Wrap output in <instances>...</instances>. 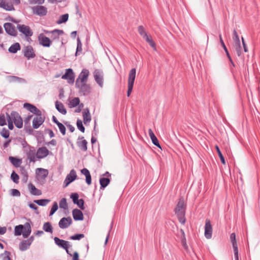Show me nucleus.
Masks as SVG:
<instances>
[{
  "label": "nucleus",
  "mask_w": 260,
  "mask_h": 260,
  "mask_svg": "<svg viewBox=\"0 0 260 260\" xmlns=\"http://www.w3.org/2000/svg\"><path fill=\"white\" fill-rule=\"evenodd\" d=\"M186 207L184 198L183 197H180L178 200V203L174 211L177 215L179 221L182 224H184L186 221L185 216Z\"/></svg>",
  "instance_id": "1"
},
{
  "label": "nucleus",
  "mask_w": 260,
  "mask_h": 260,
  "mask_svg": "<svg viewBox=\"0 0 260 260\" xmlns=\"http://www.w3.org/2000/svg\"><path fill=\"white\" fill-rule=\"evenodd\" d=\"M31 232L30 224L29 222H25L24 225L19 224L15 226L14 234L15 236L23 235L24 238H27Z\"/></svg>",
  "instance_id": "2"
},
{
  "label": "nucleus",
  "mask_w": 260,
  "mask_h": 260,
  "mask_svg": "<svg viewBox=\"0 0 260 260\" xmlns=\"http://www.w3.org/2000/svg\"><path fill=\"white\" fill-rule=\"evenodd\" d=\"M136 69L135 68L132 69L128 74V89L127 91V96H130L133 89L134 82L136 78Z\"/></svg>",
  "instance_id": "3"
},
{
  "label": "nucleus",
  "mask_w": 260,
  "mask_h": 260,
  "mask_svg": "<svg viewBox=\"0 0 260 260\" xmlns=\"http://www.w3.org/2000/svg\"><path fill=\"white\" fill-rule=\"evenodd\" d=\"M138 31L140 36L149 43L150 46L155 49V43L151 37H149L145 31L144 27L140 25L138 27Z\"/></svg>",
  "instance_id": "4"
},
{
  "label": "nucleus",
  "mask_w": 260,
  "mask_h": 260,
  "mask_svg": "<svg viewBox=\"0 0 260 260\" xmlns=\"http://www.w3.org/2000/svg\"><path fill=\"white\" fill-rule=\"evenodd\" d=\"M76 88L79 89V93L84 96L89 95L91 91V88L89 84L87 82L79 83L78 86L75 85Z\"/></svg>",
  "instance_id": "5"
},
{
  "label": "nucleus",
  "mask_w": 260,
  "mask_h": 260,
  "mask_svg": "<svg viewBox=\"0 0 260 260\" xmlns=\"http://www.w3.org/2000/svg\"><path fill=\"white\" fill-rule=\"evenodd\" d=\"M12 120L16 127L21 128L23 126V120L19 114L15 111L11 112L10 114Z\"/></svg>",
  "instance_id": "6"
},
{
  "label": "nucleus",
  "mask_w": 260,
  "mask_h": 260,
  "mask_svg": "<svg viewBox=\"0 0 260 260\" xmlns=\"http://www.w3.org/2000/svg\"><path fill=\"white\" fill-rule=\"evenodd\" d=\"M17 28L18 31L22 33L26 38H30L33 35V32L30 27L24 24H18Z\"/></svg>",
  "instance_id": "7"
},
{
  "label": "nucleus",
  "mask_w": 260,
  "mask_h": 260,
  "mask_svg": "<svg viewBox=\"0 0 260 260\" xmlns=\"http://www.w3.org/2000/svg\"><path fill=\"white\" fill-rule=\"evenodd\" d=\"M75 74L72 69L69 68L66 70L65 73L63 74L61 78L67 80L68 83L73 84L75 81Z\"/></svg>",
  "instance_id": "8"
},
{
  "label": "nucleus",
  "mask_w": 260,
  "mask_h": 260,
  "mask_svg": "<svg viewBox=\"0 0 260 260\" xmlns=\"http://www.w3.org/2000/svg\"><path fill=\"white\" fill-rule=\"evenodd\" d=\"M89 75V71L86 69H83L76 79V85L78 86L79 83H80L87 82Z\"/></svg>",
  "instance_id": "9"
},
{
  "label": "nucleus",
  "mask_w": 260,
  "mask_h": 260,
  "mask_svg": "<svg viewBox=\"0 0 260 260\" xmlns=\"http://www.w3.org/2000/svg\"><path fill=\"white\" fill-rule=\"evenodd\" d=\"M4 27L6 32L12 37H16L17 36V31L15 26L10 22L5 23Z\"/></svg>",
  "instance_id": "10"
},
{
  "label": "nucleus",
  "mask_w": 260,
  "mask_h": 260,
  "mask_svg": "<svg viewBox=\"0 0 260 260\" xmlns=\"http://www.w3.org/2000/svg\"><path fill=\"white\" fill-rule=\"evenodd\" d=\"M77 178L76 171L73 169L68 174L63 181L64 187L68 186L70 183L75 181Z\"/></svg>",
  "instance_id": "11"
},
{
  "label": "nucleus",
  "mask_w": 260,
  "mask_h": 260,
  "mask_svg": "<svg viewBox=\"0 0 260 260\" xmlns=\"http://www.w3.org/2000/svg\"><path fill=\"white\" fill-rule=\"evenodd\" d=\"M93 77L97 84L101 87L103 86V73L100 69H95L93 72Z\"/></svg>",
  "instance_id": "12"
},
{
  "label": "nucleus",
  "mask_w": 260,
  "mask_h": 260,
  "mask_svg": "<svg viewBox=\"0 0 260 260\" xmlns=\"http://www.w3.org/2000/svg\"><path fill=\"white\" fill-rule=\"evenodd\" d=\"M38 41L39 44L44 47H49L52 43L51 40L43 34H40L39 35Z\"/></svg>",
  "instance_id": "13"
},
{
  "label": "nucleus",
  "mask_w": 260,
  "mask_h": 260,
  "mask_svg": "<svg viewBox=\"0 0 260 260\" xmlns=\"http://www.w3.org/2000/svg\"><path fill=\"white\" fill-rule=\"evenodd\" d=\"M32 12L34 14L39 16H44L47 13V8L43 6H37L32 8Z\"/></svg>",
  "instance_id": "14"
},
{
  "label": "nucleus",
  "mask_w": 260,
  "mask_h": 260,
  "mask_svg": "<svg viewBox=\"0 0 260 260\" xmlns=\"http://www.w3.org/2000/svg\"><path fill=\"white\" fill-rule=\"evenodd\" d=\"M24 56L28 59L34 58L36 56V54L34 51L33 48L30 45L25 47L23 50Z\"/></svg>",
  "instance_id": "15"
},
{
  "label": "nucleus",
  "mask_w": 260,
  "mask_h": 260,
  "mask_svg": "<svg viewBox=\"0 0 260 260\" xmlns=\"http://www.w3.org/2000/svg\"><path fill=\"white\" fill-rule=\"evenodd\" d=\"M72 223L71 217L62 218L58 222L59 227L60 229H64L68 228Z\"/></svg>",
  "instance_id": "16"
},
{
  "label": "nucleus",
  "mask_w": 260,
  "mask_h": 260,
  "mask_svg": "<svg viewBox=\"0 0 260 260\" xmlns=\"http://www.w3.org/2000/svg\"><path fill=\"white\" fill-rule=\"evenodd\" d=\"M55 244L61 248H70L71 245H70L69 242L59 239L58 237H55L54 238Z\"/></svg>",
  "instance_id": "17"
},
{
  "label": "nucleus",
  "mask_w": 260,
  "mask_h": 260,
  "mask_svg": "<svg viewBox=\"0 0 260 260\" xmlns=\"http://www.w3.org/2000/svg\"><path fill=\"white\" fill-rule=\"evenodd\" d=\"M204 235L205 237L208 239H209L212 237V227L210 221L208 219L206 220Z\"/></svg>",
  "instance_id": "18"
},
{
  "label": "nucleus",
  "mask_w": 260,
  "mask_h": 260,
  "mask_svg": "<svg viewBox=\"0 0 260 260\" xmlns=\"http://www.w3.org/2000/svg\"><path fill=\"white\" fill-rule=\"evenodd\" d=\"M24 151L26 152L27 157L29 159V162H35L36 151L35 148L32 146H29V149H26Z\"/></svg>",
  "instance_id": "19"
},
{
  "label": "nucleus",
  "mask_w": 260,
  "mask_h": 260,
  "mask_svg": "<svg viewBox=\"0 0 260 260\" xmlns=\"http://www.w3.org/2000/svg\"><path fill=\"white\" fill-rule=\"evenodd\" d=\"M49 154V151L46 147L39 148L37 152L36 156L39 159H41L47 157Z\"/></svg>",
  "instance_id": "20"
},
{
  "label": "nucleus",
  "mask_w": 260,
  "mask_h": 260,
  "mask_svg": "<svg viewBox=\"0 0 260 260\" xmlns=\"http://www.w3.org/2000/svg\"><path fill=\"white\" fill-rule=\"evenodd\" d=\"M78 147L83 151H86L87 150V142L82 136H80L78 138L77 142Z\"/></svg>",
  "instance_id": "21"
},
{
  "label": "nucleus",
  "mask_w": 260,
  "mask_h": 260,
  "mask_svg": "<svg viewBox=\"0 0 260 260\" xmlns=\"http://www.w3.org/2000/svg\"><path fill=\"white\" fill-rule=\"evenodd\" d=\"M73 217L75 221H82L84 219V215L82 212L78 209H75L72 211Z\"/></svg>",
  "instance_id": "22"
},
{
  "label": "nucleus",
  "mask_w": 260,
  "mask_h": 260,
  "mask_svg": "<svg viewBox=\"0 0 260 260\" xmlns=\"http://www.w3.org/2000/svg\"><path fill=\"white\" fill-rule=\"evenodd\" d=\"M45 117H35L32 120V127L34 129L38 128L44 122Z\"/></svg>",
  "instance_id": "23"
},
{
  "label": "nucleus",
  "mask_w": 260,
  "mask_h": 260,
  "mask_svg": "<svg viewBox=\"0 0 260 260\" xmlns=\"http://www.w3.org/2000/svg\"><path fill=\"white\" fill-rule=\"evenodd\" d=\"M0 8L9 11L15 10L13 5L11 3H7L5 0H0Z\"/></svg>",
  "instance_id": "24"
},
{
  "label": "nucleus",
  "mask_w": 260,
  "mask_h": 260,
  "mask_svg": "<svg viewBox=\"0 0 260 260\" xmlns=\"http://www.w3.org/2000/svg\"><path fill=\"white\" fill-rule=\"evenodd\" d=\"M82 114L83 122L84 124L86 125L87 123H89L91 120V117L89 109L88 108L84 109Z\"/></svg>",
  "instance_id": "25"
},
{
  "label": "nucleus",
  "mask_w": 260,
  "mask_h": 260,
  "mask_svg": "<svg viewBox=\"0 0 260 260\" xmlns=\"http://www.w3.org/2000/svg\"><path fill=\"white\" fill-rule=\"evenodd\" d=\"M111 178L109 177H101L100 178L99 182L100 184V189H104L110 183Z\"/></svg>",
  "instance_id": "26"
},
{
  "label": "nucleus",
  "mask_w": 260,
  "mask_h": 260,
  "mask_svg": "<svg viewBox=\"0 0 260 260\" xmlns=\"http://www.w3.org/2000/svg\"><path fill=\"white\" fill-rule=\"evenodd\" d=\"M28 189L30 193L34 196H40L42 194L41 190L37 188L36 186L31 183H29L28 185Z\"/></svg>",
  "instance_id": "27"
},
{
  "label": "nucleus",
  "mask_w": 260,
  "mask_h": 260,
  "mask_svg": "<svg viewBox=\"0 0 260 260\" xmlns=\"http://www.w3.org/2000/svg\"><path fill=\"white\" fill-rule=\"evenodd\" d=\"M82 174L85 175V181L88 185H90L91 183V176L89 171L86 168H83L81 170Z\"/></svg>",
  "instance_id": "28"
},
{
  "label": "nucleus",
  "mask_w": 260,
  "mask_h": 260,
  "mask_svg": "<svg viewBox=\"0 0 260 260\" xmlns=\"http://www.w3.org/2000/svg\"><path fill=\"white\" fill-rule=\"evenodd\" d=\"M148 133L152 143L158 148H161L158 140L151 129H149Z\"/></svg>",
  "instance_id": "29"
},
{
  "label": "nucleus",
  "mask_w": 260,
  "mask_h": 260,
  "mask_svg": "<svg viewBox=\"0 0 260 260\" xmlns=\"http://www.w3.org/2000/svg\"><path fill=\"white\" fill-rule=\"evenodd\" d=\"M55 108L56 110L61 114L66 115L67 114V110L64 108L63 104L58 102V101L55 102Z\"/></svg>",
  "instance_id": "30"
},
{
  "label": "nucleus",
  "mask_w": 260,
  "mask_h": 260,
  "mask_svg": "<svg viewBox=\"0 0 260 260\" xmlns=\"http://www.w3.org/2000/svg\"><path fill=\"white\" fill-rule=\"evenodd\" d=\"M21 49V46L19 43L13 44L8 49V51L11 53H16Z\"/></svg>",
  "instance_id": "31"
},
{
  "label": "nucleus",
  "mask_w": 260,
  "mask_h": 260,
  "mask_svg": "<svg viewBox=\"0 0 260 260\" xmlns=\"http://www.w3.org/2000/svg\"><path fill=\"white\" fill-rule=\"evenodd\" d=\"M9 159L12 164L16 168L20 167L22 164V159L13 156H10Z\"/></svg>",
  "instance_id": "32"
},
{
  "label": "nucleus",
  "mask_w": 260,
  "mask_h": 260,
  "mask_svg": "<svg viewBox=\"0 0 260 260\" xmlns=\"http://www.w3.org/2000/svg\"><path fill=\"white\" fill-rule=\"evenodd\" d=\"M63 31L61 29H55L51 31V38L53 40L58 39L60 35L63 34Z\"/></svg>",
  "instance_id": "33"
},
{
  "label": "nucleus",
  "mask_w": 260,
  "mask_h": 260,
  "mask_svg": "<svg viewBox=\"0 0 260 260\" xmlns=\"http://www.w3.org/2000/svg\"><path fill=\"white\" fill-rule=\"evenodd\" d=\"M30 245L26 240H23L19 243V249L22 251H25L29 248Z\"/></svg>",
  "instance_id": "34"
},
{
  "label": "nucleus",
  "mask_w": 260,
  "mask_h": 260,
  "mask_svg": "<svg viewBox=\"0 0 260 260\" xmlns=\"http://www.w3.org/2000/svg\"><path fill=\"white\" fill-rule=\"evenodd\" d=\"M9 78H10L11 82H18L20 83H26L27 82L25 79L17 76H10Z\"/></svg>",
  "instance_id": "35"
},
{
  "label": "nucleus",
  "mask_w": 260,
  "mask_h": 260,
  "mask_svg": "<svg viewBox=\"0 0 260 260\" xmlns=\"http://www.w3.org/2000/svg\"><path fill=\"white\" fill-rule=\"evenodd\" d=\"M43 229L47 233L51 234L53 233V227L50 222H45L43 224Z\"/></svg>",
  "instance_id": "36"
},
{
  "label": "nucleus",
  "mask_w": 260,
  "mask_h": 260,
  "mask_svg": "<svg viewBox=\"0 0 260 260\" xmlns=\"http://www.w3.org/2000/svg\"><path fill=\"white\" fill-rule=\"evenodd\" d=\"M23 108L26 109L30 112L32 113H34L35 111L36 110L37 108L35 105L31 104L28 103H25L23 104Z\"/></svg>",
  "instance_id": "37"
},
{
  "label": "nucleus",
  "mask_w": 260,
  "mask_h": 260,
  "mask_svg": "<svg viewBox=\"0 0 260 260\" xmlns=\"http://www.w3.org/2000/svg\"><path fill=\"white\" fill-rule=\"evenodd\" d=\"M69 19V14L68 13L63 14L61 15L58 19V20L56 21V23L58 24L66 23Z\"/></svg>",
  "instance_id": "38"
},
{
  "label": "nucleus",
  "mask_w": 260,
  "mask_h": 260,
  "mask_svg": "<svg viewBox=\"0 0 260 260\" xmlns=\"http://www.w3.org/2000/svg\"><path fill=\"white\" fill-rule=\"evenodd\" d=\"M50 202V200L49 199H40L37 200H35L34 202L37 204L38 205L41 206H45L48 203Z\"/></svg>",
  "instance_id": "39"
},
{
  "label": "nucleus",
  "mask_w": 260,
  "mask_h": 260,
  "mask_svg": "<svg viewBox=\"0 0 260 260\" xmlns=\"http://www.w3.org/2000/svg\"><path fill=\"white\" fill-rule=\"evenodd\" d=\"M6 117L8 123V128L10 130H12L14 128L13 121L12 118L8 113H6Z\"/></svg>",
  "instance_id": "40"
},
{
  "label": "nucleus",
  "mask_w": 260,
  "mask_h": 260,
  "mask_svg": "<svg viewBox=\"0 0 260 260\" xmlns=\"http://www.w3.org/2000/svg\"><path fill=\"white\" fill-rule=\"evenodd\" d=\"M77 48H76V51L75 53V55L77 56L79 54V52H81L82 51V43L79 37L77 38Z\"/></svg>",
  "instance_id": "41"
},
{
  "label": "nucleus",
  "mask_w": 260,
  "mask_h": 260,
  "mask_svg": "<svg viewBox=\"0 0 260 260\" xmlns=\"http://www.w3.org/2000/svg\"><path fill=\"white\" fill-rule=\"evenodd\" d=\"M21 174L23 176L22 181L23 182L26 183L27 181L28 175L27 171L24 169V167L21 168Z\"/></svg>",
  "instance_id": "42"
},
{
  "label": "nucleus",
  "mask_w": 260,
  "mask_h": 260,
  "mask_svg": "<svg viewBox=\"0 0 260 260\" xmlns=\"http://www.w3.org/2000/svg\"><path fill=\"white\" fill-rule=\"evenodd\" d=\"M180 231H181V233L182 235V237L181 238L182 245L183 248L185 250H187L188 249V246H187L186 242V238H185V233H184V231L182 229Z\"/></svg>",
  "instance_id": "43"
},
{
  "label": "nucleus",
  "mask_w": 260,
  "mask_h": 260,
  "mask_svg": "<svg viewBox=\"0 0 260 260\" xmlns=\"http://www.w3.org/2000/svg\"><path fill=\"white\" fill-rule=\"evenodd\" d=\"M215 148H216V151L217 152V154L218 155V156L220 159L221 163L222 164L224 165L225 164V160L223 155H222V154L220 150L219 147L217 145H216Z\"/></svg>",
  "instance_id": "44"
},
{
  "label": "nucleus",
  "mask_w": 260,
  "mask_h": 260,
  "mask_svg": "<svg viewBox=\"0 0 260 260\" xmlns=\"http://www.w3.org/2000/svg\"><path fill=\"white\" fill-rule=\"evenodd\" d=\"M59 207L60 208L67 210L68 208L67 200L66 198H62L59 202Z\"/></svg>",
  "instance_id": "45"
},
{
  "label": "nucleus",
  "mask_w": 260,
  "mask_h": 260,
  "mask_svg": "<svg viewBox=\"0 0 260 260\" xmlns=\"http://www.w3.org/2000/svg\"><path fill=\"white\" fill-rule=\"evenodd\" d=\"M11 179L13 180V181L15 183H18L19 182V175L15 172V171H13L11 175Z\"/></svg>",
  "instance_id": "46"
},
{
  "label": "nucleus",
  "mask_w": 260,
  "mask_h": 260,
  "mask_svg": "<svg viewBox=\"0 0 260 260\" xmlns=\"http://www.w3.org/2000/svg\"><path fill=\"white\" fill-rule=\"evenodd\" d=\"M77 127L78 129L81 131L82 133H84L85 132V127L83 124L82 121L80 119H78L77 121Z\"/></svg>",
  "instance_id": "47"
},
{
  "label": "nucleus",
  "mask_w": 260,
  "mask_h": 260,
  "mask_svg": "<svg viewBox=\"0 0 260 260\" xmlns=\"http://www.w3.org/2000/svg\"><path fill=\"white\" fill-rule=\"evenodd\" d=\"M84 237L83 234H76L70 237L69 239L72 240H80Z\"/></svg>",
  "instance_id": "48"
},
{
  "label": "nucleus",
  "mask_w": 260,
  "mask_h": 260,
  "mask_svg": "<svg viewBox=\"0 0 260 260\" xmlns=\"http://www.w3.org/2000/svg\"><path fill=\"white\" fill-rule=\"evenodd\" d=\"M234 46L237 55L238 56H240L242 54L241 43L234 44Z\"/></svg>",
  "instance_id": "49"
},
{
  "label": "nucleus",
  "mask_w": 260,
  "mask_h": 260,
  "mask_svg": "<svg viewBox=\"0 0 260 260\" xmlns=\"http://www.w3.org/2000/svg\"><path fill=\"white\" fill-rule=\"evenodd\" d=\"M219 40H220V43L221 44V45L222 47L223 48V49H224V50L226 53V56H229V55H230V54L229 51H228V50L223 40H222L221 35H219Z\"/></svg>",
  "instance_id": "50"
},
{
  "label": "nucleus",
  "mask_w": 260,
  "mask_h": 260,
  "mask_svg": "<svg viewBox=\"0 0 260 260\" xmlns=\"http://www.w3.org/2000/svg\"><path fill=\"white\" fill-rule=\"evenodd\" d=\"M1 136L5 139H8L10 136V132L6 128H3L2 131L1 132Z\"/></svg>",
  "instance_id": "51"
},
{
  "label": "nucleus",
  "mask_w": 260,
  "mask_h": 260,
  "mask_svg": "<svg viewBox=\"0 0 260 260\" xmlns=\"http://www.w3.org/2000/svg\"><path fill=\"white\" fill-rule=\"evenodd\" d=\"M36 171H38L39 172H42V177L43 179H45L48 176V171L46 169H43V168H38V169H37Z\"/></svg>",
  "instance_id": "52"
},
{
  "label": "nucleus",
  "mask_w": 260,
  "mask_h": 260,
  "mask_svg": "<svg viewBox=\"0 0 260 260\" xmlns=\"http://www.w3.org/2000/svg\"><path fill=\"white\" fill-rule=\"evenodd\" d=\"M72 107H76L80 104V99L79 98H74L70 102Z\"/></svg>",
  "instance_id": "53"
},
{
  "label": "nucleus",
  "mask_w": 260,
  "mask_h": 260,
  "mask_svg": "<svg viewBox=\"0 0 260 260\" xmlns=\"http://www.w3.org/2000/svg\"><path fill=\"white\" fill-rule=\"evenodd\" d=\"M57 125L58 126V128H59L61 134L63 136H64L66 134V128L65 126L61 122H60Z\"/></svg>",
  "instance_id": "54"
},
{
  "label": "nucleus",
  "mask_w": 260,
  "mask_h": 260,
  "mask_svg": "<svg viewBox=\"0 0 260 260\" xmlns=\"http://www.w3.org/2000/svg\"><path fill=\"white\" fill-rule=\"evenodd\" d=\"M75 204L77 205L81 210H84L85 209L84 206V201L82 199H79Z\"/></svg>",
  "instance_id": "55"
},
{
  "label": "nucleus",
  "mask_w": 260,
  "mask_h": 260,
  "mask_svg": "<svg viewBox=\"0 0 260 260\" xmlns=\"http://www.w3.org/2000/svg\"><path fill=\"white\" fill-rule=\"evenodd\" d=\"M70 198L72 200L73 203L75 204L79 200V194L77 192L72 193L70 195Z\"/></svg>",
  "instance_id": "56"
},
{
  "label": "nucleus",
  "mask_w": 260,
  "mask_h": 260,
  "mask_svg": "<svg viewBox=\"0 0 260 260\" xmlns=\"http://www.w3.org/2000/svg\"><path fill=\"white\" fill-rule=\"evenodd\" d=\"M233 39L235 41V43L234 44H239L240 43V39H239V37L238 36V35L236 31V30L235 29L233 31Z\"/></svg>",
  "instance_id": "57"
},
{
  "label": "nucleus",
  "mask_w": 260,
  "mask_h": 260,
  "mask_svg": "<svg viewBox=\"0 0 260 260\" xmlns=\"http://www.w3.org/2000/svg\"><path fill=\"white\" fill-rule=\"evenodd\" d=\"M6 124L7 122L4 114H0V126H4Z\"/></svg>",
  "instance_id": "58"
},
{
  "label": "nucleus",
  "mask_w": 260,
  "mask_h": 260,
  "mask_svg": "<svg viewBox=\"0 0 260 260\" xmlns=\"http://www.w3.org/2000/svg\"><path fill=\"white\" fill-rule=\"evenodd\" d=\"M45 0H29V3L31 5L38 4L42 5L44 3Z\"/></svg>",
  "instance_id": "59"
},
{
  "label": "nucleus",
  "mask_w": 260,
  "mask_h": 260,
  "mask_svg": "<svg viewBox=\"0 0 260 260\" xmlns=\"http://www.w3.org/2000/svg\"><path fill=\"white\" fill-rule=\"evenodd\" d=\"M230 239L231 242L232 243V245L237 244V241L236 239V234L235 233H233L230 235Z\"/></svg>",
  "instance_id": "60"
},
{
  "label": "nucleus",
  "mask_w": 260,
  "mask_h": 260,
  "mask_svg": "<svg viewBox=\"0 0 260 260\" xmlns=\"http://www.w3.org/2000/svg\"><path fill=\"white\" fill-rule=\"evenodd\" d=\"M11 195L13 197H19L20 196V192L17 189H11Z\"/></svg>",
  "instance_id": "61"
},
{
  "label": "nucleus",
  "mask_w": 260,
  "mask_h": 260,
  "mask_svg": "<svg viewBox=\"0 0 260 260\" xmlns=\"http://www.w3.org/2000/svg\"><path fill=\"white\" fill-rule=\"evenodd\" d=\"M29 207L33 210H34L35 211V213L37 214H38L39 213V212L38 211V207L34 204L33 203H29Z\"/></svg>",
  "instance_id": "62"
},
{
  "label": "nucleus",
  "mask_w": 260,
  "mask_h": 260,
  "mask_svg": "<svg viewBox=\"0 0 260 260\" xmlns=\"http://www.w3.org/2000/svg\"><path fill=\"white\" fill-rule=\"evenodd\" d=\"M72 260H79V255L78 252L75 251L74 252L72 255Z\"/></svg>",
  "instance_id": "63"
},
{
  "label": "nucleus",
  "mask_w": 260,
  "mask_h": 260,
  "mask_svg": "<svg viewBox=\"0 0 260 260\" xmlns=\"http://www.w3.org/2000/svg\"><path fill=\"white\" fill-rule=\"evenodd\" d=\"M5 253L6 254V256L4 258V260H12L10 257L11 253L9 251H5Z\"/></svg>",
  "instance_id": "64"
}]
</instances>
